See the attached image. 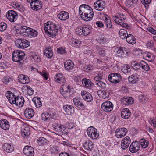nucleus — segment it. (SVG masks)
Instances as JSON below:
<instances>
[{
  "label": "nucleus",
  "mask_w": 156,
  "mask_h": 156,
  "mask_svg": "<svg viewBox=\"0 0 156 156\" xmlns=\"http://www.w3.org/2000/svg\"><path fill=\"white\" fill-rule=\"evenodd\" d=\"M146 44L147 47H153L154 45L153 41H148Z\"/></svg>",
  "instance_id": "64"
},
{
  "label": "nucleus",
  "mask_w": 156,
  "mask_h": 156,
  "mask_svg": "<svg viewBox=\"0 0 156 156\" xmlns=\"http://www.w3.org/2000/svg\"><path fill=\"white\" fill-rule=\"evenodd\" d=\"M6 16L8 19L11 22H14L18 18V15L16 12L9 10L6 14Z\"/></svg>",
  "instance_id": "9"
},
{
  "label": "nucleus",
  "mask_w": 156,
  "mask_h": 156,
  "mask_svg": "<svg viewBox=\"0 0 156 156\" xmlns=\"http://www.w3.org/2000/svg\"><path fill=\"white\" fill-rule=\"evenodd\" d=\"M113 106L112 103L109 101H107L102 104L101 108L105 112H110L113 109Z\"/></svg>",
  "instance_id": "11"
},
{
  "label": "nucleus",
  "mask_w": 156,
  "mask_h": 156,
  "mask_svg": "<svg viewBox=\"0 0 156 156\" xmlns=\"http://www.w3.org/2000/svg\"><path fill=\"white\" fill-rule=\"evenodd\" d=\"M122 103L124 105H129L132 104L134 101V99L131 97L126 98H123L121 99Z\"/></svg>",
  "instance_id": "30"
},
{
  "label": "nucleus",
  "mask_w": 156,
  "mask_h": 156,
  "mask_svg": "<svg viewBox=\"0 0 156 156\" xmlns=\"http://www.w3.org/2000/svg\"><path fill=\"white\" fill-rule=\"evenodd\" d=\"M103 19L104 21L105 24L107 28L110 29L113 28L111 20L108 16L106 15L103 17Z\"/></svg>",
  "instance_id": "28"
},
{
  "label": "nucleus",
  "mask_w": 156,
  "mask_h": 156,
  "mask_svg": "<svg viewBox=\"0 0 156 156\" xmlns=\"http://www.w3.org/2000/svg\"><path fill=\"white\" fill-rule=\"evenodd\" d=\"M74 66V63L71 60H68L64 63V67L67 71H70L73 70Z\"/></svg>",
  "instance_id": "24"
},
{
  "label": "nucleus",
  "mask_w": 156,
  "mask_h": 156,
  "mask_svg": "<svg viewBox=\"0 0 156 156\" xmlns=\"http://www.w3.org/2000/svg\"><path fill=\"white\" fill-rule=\"evenodd\" d=\"M98 51L99 54L101 56L104 57L106 54V52L104 49H102L100 48H98Z\"/></svg>",
  "instance_id": "55"
},
{
  "label": "nucleus",
  "mask_w": 156,
  "mask_h": 156,
  "mask_svg": "<svg viewBox=\"0 0 156 156\" xmlns=\"http://www.w3.org/2000/svg\"><path fill=\"white\" fill-rule=\"evenodd\" d=\"M131 143V140L128 136H126L122 139L121 143V147L122 149L127 148Z\"/></svg>",
  "instance_id": "17"
},
{
  "label": "nucleus",
  "mask_w": 156,
  "mask_h": 156,
  "mask_svg": "<svg viewBox=\"0 0 156 156\" xmlns=\"http://www.w3.org/2000/svg\"><path fill=\"white\" fill-rule=\"evenodd\" d=\"M94 7L96 10L101 11L105 8L104 2L101 0L96 1L94 4Z\"/></svg>",
  "instance_id": "14"
},
{
  "label": "nucleus",
  "mask_w": 156,
  "mask_h": 156,
  "mask_svg": "<svg viewBox=\"0 0 156 156\" xmlns=\"http://www.w3.org/2000/svg\"><path fill=\"white\" fill-rule=\"evenodd\" d=\"M88 136L92 139H96L99 136V134L97 133V129L93 126H90L87 130Z\"/></svg>",
  "instance_id": "8"
},
{
  "label": "nucleus",
  "mask_w": 156,
  "mask_h": 156,
  "mask_svg": "<svg viewBox=\"0 0 156 156\" xmlns=\"http://www.w3.org/2000/svg\"><path fill=\"white\" fill-rule=\"evenodd\" d=\"M34 149L30 146H25L23 148V152L27 156H34Z\"/></svg>",
  "instance_id": "16"
},
{
  "label": "nucleus",
  "mask_w": 156,
  "mask_h": 156,
  "mask_svg": "<svg viewBox=\"0 0 156 156\" xmlns=\"http://www.w3.org/2000/svg\"><path fill=\"white\" fill-rule=\"evenodd\" d=\"M56 82L59 83H62L65 81V77L61 73H58L54 77Z\"/></svg>",
  "instance_id": "27"
},
{
  "label": "nucleus",
  "mask_w": 156,
  "mask_h": 156,
  "mask_svg": "<svg viewBox=\"0 0 156 156\" xmlns=\"http://www.w3.org/2000/svg\"><path fill=\"white\" fill-rule=\"evenodd\" d=\"M85 149L88 150H91L94 147V144L92 142L88 140L86 141L83 144Z\"/></svg>",
  "instance_id": "37"
},
{
  "label": "nucleus",
  "mask_w": 156,
  "mask_h": 156,
  "mask_svg": "<svg viewBox=\"0 0 156 156\" xmlns=\"http://www.w3.org/2000/svg\"><path fill=\"white\" fill-rule=\"evenodd\" d=\"M95 83L98 87H101L102 89H105L106 88V84L100 80L95 81Z\"/></svg>",
  "instance_id": "52"
},
{
  "label": "nucleus",
  "mask_w": 156,
  "mask_h": 156,
  "mask_svg": "<svg viewBox=\"0 0 156 156\" xmlns=\"http://www.w3.org/2000/svg\"><path fill=\"white\" fill-rule=\"evenodd\" d=\"M126 41L129 44L133 45L136 42V40L133 35L131 34H127L126 38Z\"/></svg>",
  "instance_id": "35"
},
{
  "label": "nucleus",
  "mask_w": 156,
  "mask_h": 156,
  "mask_svg": "<svg viewBox=\"0 0 156 156\" xmlns=\"http://www.w3.org/2000/svg\"><path fill=\"white\" fill-rule=\"evenodd\" d=\"M67 127L69 129H72L75 126V124L72 122H69L67 124Z\"/></svg>",
  "instance_id": "60"
},
{
  "label": "nucleus",
  "mask_w": 156,
  "mask_h": 156,
  "mask_svg": "<svg viewBox=\"0 0 156 156\" xmlns=\"http://www.w3.org/2000/svg\"><path fill=\"white\" fill-rule=\"evenodd\" d=\"M70 42L72 45L75 47L79 46L81 44L80 41L75 39H72L70 41Z\"/></svg>",
  "instance_id": "44"
},
{
  "label": "nucleus",
  "mask_w": 156,
  "mask_h": 156,
  "mask_svg": "<svg viewBox=\"0 0 156 156\" xmlns=\"http://www.w3.org/2000/svg\"><path fill=\"white\" fill-rule=\"evenodd\" d=\"M0 126L1 128L5 130L8 129L9 127V125L8 121L5 119L0 121Z\"/></svg>",
  "instance_id": "34"
},
{
  "label": "nucleus",
  "mask_w": 156,
  "mask_h": 156,
  "mask_svg": "<svg viewBox=\"0 0 156 156\" xmlns=\"http://www.w3.org/2000/svg\"><path fill=\"white\" fill-rule=\"evenodd\" d=\"M6 96L11 104H14L16 106L21 107L24 104V100L23 97L19 96H16L14 93L11 91H7L6 94Z\"/></svg>",
  "instance_id": "1"
},
{
  "label": "nucleus",
  "mask_w": 156,
  "mask_h": 156,
  "mask_svg": "<svg viewBox=\"0 0 156 156\" xmlns=\"http://www.w3.org/2000/svg\"><path fill=\"white\" fill-rule=\"evenodd\" d=\"M24 114L26 118L30 119L34 116V111L31 108H28L25 110Z\"/></svg>",
  "instance_id": "23"
},
{
  "label": "nucleus",
  "mask_w": 156,
  "mask_h": 156,
  "mask_svg": "<svg viewBox=\"0 0 156 156\" xmlns=\"http://www.w3.org/2000/svg\"><path fill=\"white\" fill-rule=\"evenodd\" d=\"M140 144L138 141L133 142L131 144L129 147V150L132 153H135L139 150Z\"/></svg>",
  "instance_id": "18"
},
{
  "label": "nucleus",
  "mask_w": 156,
  "mask_h": 156,
  "mask_svg": "<svg viewBox=\"0 0 156 156\" xmlns=\"http://www.w3.org/2000/svg\"><path fill=\"white\" fill-rule=\"evenodd\" d=\"M126 19V16L123 14H120L119 17L116 16L113 17V19L114 21L117 23H121L122 21H125Z\"/></svg>",
  "instance_id": "31"
},
{
  "label": "nucleus",
  "mask_w": 156,
  "mask_h": 156,
  "mask_svg": "<svg viewBox=\"0 0 156 156\" xmlns=\"http://www.w3.org/2000/svg\"><path fill=\"white\" fill-rule=\"evenodd\" d=\"M103 73L102 72H98V73L97 75L94 77V80L95 81H100L103 78Z\"/></svg>",
  "instance_id": "53"
},
{
  "label": "nucleus",
  "mask_w": 156,
  "mask_h": 156,
  "mask_svg": "<svg viewBox=\"0 0 156 156\" xmlns=\"http://www.w3.org/2000/svg\"><path fill=\"white\" fill-rule=\"evenodd\" d=\"M147 58L146 59H147L150 62H152L154 60V55L150 53H148L146 56Z\"/></svg>",
  "instance_id": "50"
},
{
  "label": "nucleus",
  "mask_w": 156,
  "mask_h": 156,
  "mask_svg": "<svg viewBox=\"0 0 156 156\" xmlns=\"http://www.w3.org/2000/svg\"><path fill=\"white\" fill-rule=\"evenodd\" d=\"M141 2L145 7L146 8L149 6L148 4L150 3L151 0H141Z\"/></svg>",
  "instance_id": "57"
},
{
  "label": "nucleus",
  "mask_w": 156,
  "mask_h": 156,
  "mask_svg": "<svg viewBox=\"0 0 156 156\" xmlns=\"http://www.w3.org/2000/svg\"><path fill=\"white\" fill-rule=\"evenodd\" d=\"M82 82L83 87L88 89L90 88L93 84V83L89 79L85 78L82 79Z\"/></svg>",
  "instance_id": "33"
},
{
  "label": "nucleus",
  "mask_w": 156,
  "mask_h": 156,
  "mask_svg": "<svg viewBox=\"0 0 156 156\" xmlns=\"http://www.w3.org/2000/svg\"><path fill=\"white\" fill-rule=\"evenodd\" d=\"M79 12L80 15L84 18L90 13L93 12V9L90 7L86 4L81 5L79 8Z\"/></svg>",
  "instance_id": "5"
},
{
  "label": "nucleus",
  "mask_w": 156,
  "mask_h": 156,
  "mask_svg": "<svg viewBox=\"0 0 156 156\" xmlns=\"http://www.w3.org/2000/svg\"><path fill=\"white\" fill-rule=\"evenodd\" d=\"M15 43L16 47L22 49L28 47L30 44V42L29 41L22 38L17 39L15 41Z\"/></svg>",
  "instance_id": "6"
},
{
  "label": "nucleus",
  "mask_w": 156,
  "mask_h": 156,
  "mask_svg": "<svg viewBox=\"0 0 156 156\" xmlns=\"http://www.w3.org/2000/svg\"><path fill=\"white\" fill-rule=\"evenodd\" d=\"M4 150L8 153H11L14 150L13 146L11 144L5 143L3 145Z\"/></svg>",
  "instance_id": "29"
},
{
  "label": "nucleus",
  "mask_w": 156,
  "mask_h": 156,
  "mask_svg": "<svg viewBox=\"0 0 156 156\" xmlns=\"http://www.w3.org/2000/svg\"><path fill=\"white\" fill-rule=\"evenodd\" d=\"M96 25L98 27L100 28L103 27L104 26V24L101 21H98L96 22Z\"/></svg>",
  "instance_id": "63"
},
{
  "label": "nucleus",
  "mask_w": 156,
  "mask_h": 156,
  "mask_svg": "<svg viewBox=\"0 0 156 156\" xmlns=\"http://www.w3.org/2000/svg\"><path fill=\"white\" fill-rule=\"evenodd\" d=\"M140 61L138 63L133 62L131 63V67L135 70L140 69Z\"/></svg>",
  "instance_id": "46"
},
{
  "label": "nucleus",
  "mask_w": 156,
  "mask_h": 156,
  "mask_svg": "<svg viewBox=\"0 0 156 156\" xmlns=\"http://www.w3.org/2000/svg\"><path fill=\"white\" fill-rule=\"evenodd\" d=\"M7 27V26L6 23L3 22L0 23V31H4L6 29Z\"/></svg>",
  "instance_id": "54"
},
{
  "label": "nucleus",
  "mask_w": 156,
  "mask_h": 156,
  "mask_svg": "<svg viewBox=\"0 0 156 156\" xmlns=\"http://www.w3.org/2000/svg\"><path fill=\"white\" fill-rule=\"evenodd\" d=\"M32 101L37 108H40L42 106V103L40 98L35 97L33 98Z\"/></svg>",
  "instance_id": "38"
},
{
  "label": "nucleus",
  "mask_w": 156,
  "mask_h": 156,
  "mask_svg": "<svg viewBox=\"0 0 156 156\" xmlns=\"http://www.w3.org/2000/svg\"><path fill=\"white\" fill-rule=\"evenodd\" d=\"M63 108L66 114L69 115L74 113V108L72 105H66L63 106Z\"/></svg>",
  "instance_id": "21"
},
{
  "label": "nucleus",
  "mask_w": 156,
  "mask_h": 156,
  "mask_svg": "<svg viewBox=\"0 0 156 156\" xmlns=\"http://www.w3.org/2000/svg\"><path fill=\"white\" fill-rule=\"evenodd\" d=\"M98 94L100 97L104 99L108 98L109 96V93L105 90L98 91Z\"/></svg>",
  "instance_id": "39"
},
{
  "label": "nucleus",
  "mask_w": 156,
  "mask_h": 156,
  "mask_svg": "<svg viewBox=\"0 0 156 156\" xmlns=\"http://www.w3.org/2000/svg\"><path fill=\"white\" fill-rule=\"evenodd\" d=\"M30 134V131L29 129V128H28L24 129L21 131V135L23 137H27Z\"/></svg>",
  "instance_id": "42"
},
{
  "label": "nucleus",
  "mask_w": 156,
  "mask_h": 156,
  "mask_svg": "<svg viewBox=\"0 0 156 156\" xmlns=\"http://www.w3.org/2000/svg\"><path fill=\"white\" fill-rule=\"evenodd\" d=\"M44 30L46 33L53 37L57 34L59 27L58 23H55L51 21H48L44 25Z\"/></svg>",
  "instance_id": "2"
},
{
  "label": "nucleus",
  "mask_w": 156,
  "mask_h": 156,
  "mask_svg": "<svg viewBox=\"0 0 156 156\" xmlns=\"http://www.w3.org/2000/svg\"><path fill=\"white\" fill-rule=\"evenodd\" d=\"M81 94L83 98L88 102H91L93 99L91 95L88 92L83 91L81 92Z\"/></svg>",
  "instance_id": "20"
},
{
  "label": "nucleus",
  "mask_w": 156,
  "mask_h": 156,
  "mask_svg": "<svg viewBox=\"0 0 156 156\" xmlns=\"http://www.w3.org/2000/svg\"><path fill=\"white\" fill-rule=\"evenodd\" d=\"M58 147L56 146L53 147L51 149V151L52 153H55L58 152Z\"/></svg>",
  "instance_id": "62"
},
{
  "label": "nucleus",
  "mask_w": 156,
  "mask_h": 156,
  "mask_svg": "<svg viewBox=\"0 0 156 156\" xmlns=\"http://www.w3.org/2000/svg\"><path fill=\"white\" fill-rule=\"evenodd\" d=\"M119 34L120 37L122 39H126L127 34H128L127 31L124 29H121L119 30Z\"/></svg>",
  "instance_id": "41"
},
{
  "label": "nucleus",
  "mask_w": 156,
  "mask_h": 156,
  "mask_svg": "<svg viewBox=\"0 0 156 156\" xmlns=\"http://www.w3.org/2000/svg\"><path fill=\"white\" fill-rule=\"evenodd\" d=\"M121 70L124 73H129L131 69L129 66L125 65L123 66Z\"/></svg>",
  "instance_id": "48"
},
{
  "label": "nucleus",
  "mask_w": 156,
  "mask_h": 156,
  "mask_svg": "<svg viewBox=\"0 0 156 156\" xmlns=\"http://www.w3.org/2000/svg\"><path fill=\"white\" fill-rule=\"evenodd\" d=\"M60 92L65 98H67L70 95V90H66V86H63V87H61L60 89Z\"/></svg>",
  "instance_id": "32"
},
{
  "label": "nucleus",
  "mask_w": 156,
  "mask_h": 156,
  "mask_svg": "<svg viewBox=\"0 0 156 156\" xmlns=\"http://www.w3.org/2000/svg\"><path fill=\"white\" fill-rule=\"evenodd\" d=\"M54 115V113L47 112H43L41 115L42 120L46 122H48L50 121L53 119Z\"/></svg>",
  "instance_id": "13"
},
{
  "label": "nucleus",
  "mask_w": 156,
  "mask_h": 156,
  "mask_svg": "<svg viewBox=\"0 0 156 156\" xmlns=\"http://www.w3.org/2000/svg\"><path fill=\"white\" fill-rule=\"evenodd\" d=\"M140 68L145 71H148L150 70L149 65L145 62L143 61H140Z\"/></svg>",
  "instance_id": "40"
},
{
  "label": "nucleus",
  "mask_w": 156,
  "mask_h": 156,
  "mask_svg": "<svg viewBox=\"0 0 156 156\" xmlns=\"http://www.w3.org/2000/svg\"><path fill=\"white\" fill-rule=\"evenodd\" d=\"M83 27H78L76 29V33L77 35H83Z\"/></svg>",
  "instance_id": "58"
},
{
  "label": "nucleus",
  "mask_w": 156,
  "mask_h": 156,
  "mask_svg": "<svg viewBox=\"0 0 156 156\" xmlns=\"http://www.w3.org/2000/svg\"><path fill=\"white\" fill-rule=\"evenodd\" d=\"M83 35L84 36L87 35L90 32V28L86 26L83 27Z\"/></svg>",
  "instance_id": "51"
},
{
  "label": "nucleus",
  "mask_w": 156,
  "mask_h": 156,
  "mask_svg": "<svg viewBox=\"0 0 156 156\" xmlns=\"http://www.w3.org/2000/svg\"><path fill=\"white\" fill-rule=\"evenodd\" d=\"M16 32L24 37L30 38L35 37L38 34L37 31L27 26H21L19 30H17Z\"/></svg>",
  "instance_id": "3"
},
{
  "label": "nucleus",
  "mask_w": 156,
  "mask_h": 156,
  "mask_svg": "<svg viewBox=\"0 0 156 156\" xmlns=\"http://www.w3.org/2000/svg\"><path fill=\"white\" fill-rule=\"evenodd\" d=\"M131 115L130 111L127 108H124L122 109L121 112V116L124 119H128Z\"/></svg>",
  "instance_id": "25"
},
{
  "label": "nucleus",
  "mask_w": 156,
  "mask_h": 156,
  "mask_svg": "<svg viewBox=\"0 0 156 156\" xmlns=\"http://www.w3.org/2000/svg\"><path fill=\"white\" fill-rule=\"evenodd\" d=\"M138 81V78L133 75L129 77V81L130 83L135 84Z\"/></svg>",
  "instance_id": "47"
},
{
  "label": "nucleus",
  "mask_w": 156,
  "mask_h": 156,
  "mask_svg": "<svg viewBox=\"0 0 156 156\" xmlns=\"http://www.w3.org/2000/svg\"><path fill=\"white\" fill-rule=\"evenodd\" d=\"M57 17L60 20L65 21L69 18V14L67 12L62 11L57 15Z\"/></svg>",
  "instance_id": "26"
},
{
  "label": "nucleus",
  "mask_w": 156,
  "mask_h": 156,
  "mask_svg": "<svg viewBox=\"0 0 156 156\" xmlns=\"http://www.w3.org/2000/svg\"><path fill=\"white\" fill-rule=\"evenodd\" d=\"M25 56V53L20 50H17L13 52L12 53V60L16 62H20L22 63Z\"/></svg>",
  "instance_id": "4"
},
{
  "label": "nucleus",
  "mask_w": 156,
  "mask_h": 156,
  "mask_svg": "<svg viewBox=\"0 0 156 156\" xmlns=\"http://www.w3.org/2000/svg\"><path fill=\"white\" fill-rule=\"evenodd\" d=\"M93 12L92 13H90L88 14L87 16L85 17V18H84L83 17L82 15L80 16L82 19L86 21H88L92 20L93 16Z\"/></svg>",
  "instance_id": "49"
},
{
  "label": "nucleus",
  "mask_w": 156,
  "mask_h": 156,
  "mask_svg": "<svg viewBox=\"0 0 156 156\" xmlns=\"http://www.w3.org/2000/svg\"><path fill=\"white\" fill-rule=\"evenodd\" d=\"M26 88L25 89L27 90V93L29 95H31L33 94L34 91L30 87L27 86Z\"/></svg>",
  "instance_id": "56"
},
{
  "label": "nucleus",
  "mask_w": 156,
  "mask_h": 156,
  "mask_svg": "<svg viewBox=\"0 0 156 156\" xmlns=\"http://www.w3.org/2000/svg\"><path fill=\"white\" fill-rule=\"evenodd\" d=\"M57 52L59 54H62L66 53V51L63 48H58L57 50Z\"/></svg>",
  "instance_id": "59"
},
{
  "label": "nucleus",
  "mask_w": 156,
  "mask_h": 156,
  "mask_svg": "<svg viewBox=\"0 0 156 156\" xmlns=\"http://www.w3.org/2000/svg\"><path fill=\"white\" fill-rule=\"evenodd\" d=\"M18 79L19 82L23 84H28L30 81L29 78L27 76L23 74L19 75Z\"/></svg>",
  "instance_id": "22"
},
{
  "label": "nucleus",
  "mask_w": 156,
  "mask_h": 156,
  "mask_svg": "<svg viewBox=\"0 0 156 156\" xmlns=\"http://www.w3.org/2000/svg\"><path fill=\"white\" fill-rule=\"evenodd\" d=\"M127 133V130L126 128H120L116 130L115 135L117 138H121L125 136Z\"/></svg>",
  "instance_id": "12"
},
{
  "label": "nucleus",
  "mask_w": 156,
  "mask_h": 156,
  "mask_svg": "<svg viewBox=\"0 0 156 156\" xmlns=\"http://www.w3.org/2000/svg\"><path fill=\"white\" fill-rule=\"evenodd\" d=\"M147 30L148 31L151 32L153 34H156V30L154 29L151 27H148L147 28Z\"/></svg>",
  "instance_id": "61"
},
{
  "label": "nucleus",
  "mask_w": 156,
  "mask_h": 156,
  "mask_svg": "<svg viewBox=\"0 0 156 156\" xmlns=\"http://www.w3.org/2000/svg\"><path fill=\"white\" fill-rule=\"evenodd\" d=\"M30 5L31 8L34 11H37L40 10L42 7L41 2L38 0L31 2Z\"/></svg>",
  "instance_id": "19"
},
{
  "label": "nucleus",
  "mask_w": 156,
  "mask_h": 156,
  "mask_svg": "<svg viewBox=\"0 0 156 156\" xmlns=\"http://www.w3.org/2000/svg\"><path fill=\"white\" fill-rule=\"evenodd\" d=\"M115 52L119 57H125L128 53L127 49L125 48L116 47L115 48Z\"/></svg>",
  "instance_id": "10"
},
{
  "label": "nucleus",
  "mask_w": 156,
  "mask_h": 156,
  "mask_svg": "<svg viewBox=\"0 0 156 156\" xmlns=\"http://www.w3.org/2000/svg\"><path fill=\"white\" fill-rule=\"evenodd\" d=\"M140 146L141 145V147L143 148H146L149 144V142L147 140L143 139H140Z\"/></svg>",
  "instance_id": "45"
},
{
  "label": "nucleus",
  "mask_w": 156,
  "mask_h": 156,
  "mask_svg": "<svg viewBox=\"0 0 156 156\" xmlns=\"http://www.w3.org/2000/svg\"><path fill=\"white\" fill-rule=\"evenodd\" d=\"M44 54L48 58H50L53 56V52L50 47H46L44 51Z\"/></svg>",
  "instance_id": "36"
},
{
  "label": "nucleus",
  "mask_w": 156,
  "mask_h": 156,
  "mask_svg": "<svg viewBox=\"0 0 156 156\" xmlns=\"http://www.w3.org/2000/svg\"><path fill=\"white\" fill-rule=\"evenodd\" d=\"M109 80L112 83L116 84L119 83L122 80L121 75L116 73H112L108 77Z\"/></svg>",
  "instance_id": "7"
},
{
  "label": "nucleus",
  "mask_w": 156,
  "mask_h": 156,
  "mask_svg": "<svg viewBox=\"0 0 156 156\" xmlns=\"http://www.w3.org/2000/svg\"><path fill=\"white\" fill-rule=\"evenodd\" d=\"M37 141L39 145H46L48 142V141L44 137H40Z\"/></svg>",
  "instance_id": "43"
},
{
  "label": "nucleus",
  "mask_w": 156,
  "mask_h": 156,
  "mask_svg": "<svg viewBox=\"0 0 156 156\" xmlns=\"http://www.w3.org/2000/svg\"><path fill=\"white\" fill-rule=\"evenodd\" d=\"M73 101L74 105L77 108L82 110L85 109V105L82 102L81 99L78 98H75L73 99Z\"/></svg>",
  "instance_id": "15"
}]
</instances>
